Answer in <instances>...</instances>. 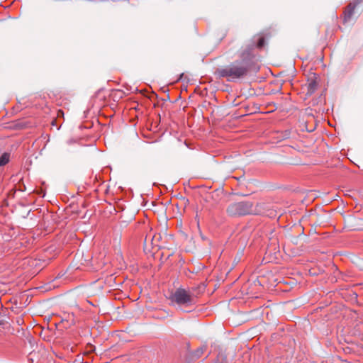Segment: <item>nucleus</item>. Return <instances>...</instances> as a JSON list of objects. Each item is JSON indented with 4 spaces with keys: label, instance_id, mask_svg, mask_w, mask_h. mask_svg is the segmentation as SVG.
Masks as SVG:
<instances>
[{
    "label": "nucleus",
    "instance_id": "nucleus-1",
    "mask_svg": "<svg viewBox=\"0 0 363 363\" xmlns=\"http://www.w3.org/2000/svg\"><path fill=\"white\" fill-rule=\"evenodd\" d=\"M259 67L253 62L250 52H242L241 59L235 60L224 67L216 69L217 78H226L228 82H235L245 77L250 72H257Z\"/></svg>",
    "mask_w": 363,
    "mask_h": 363
},
{
    "label": "nucleus",
    "instance_id": "nucleus-2",
    "mask_svg": "<svg viewBox=\"0 0 363 363\" xmlns=\"http://www.w3.org/2000/svg\"><path fill=\"white\" fill-rule=\"evenodd\" d=\"M174 305H177L184 312H191L196 305V298L189 291L183 288H178L170 296Z\"/></svg>",
    "mask_w": 363,
    "mask_h": 363
},
{
    "label": "nucleus",
    "instance_id": "nucleus-3",
    "mask_svg": "<svg viewBox=\"0 0 363 363\" xmlns=\"http://www.w3.org/2000/svg\"><path fill=\"white\" fill-rule=\"evenodd\" d=\"M230 216H242L253 213V203L250 201H242L230 203L227 208Z\"/></svg>",
    "mask_w": 363,
    "mask_h": 363
},
{
    "label": "nucleus",
    "instance_id": "nucleus-4",
    "mask_svg": "<svg viewBox=\"0 0 363 363\" xmlns=\"http://www.w3.org/2000/svg\"><path fill=\"white\" fill-rule=\"evenodd\" d=\"M362 2V0H357L355 1L351 2L349 4V5L347 6L345 12H344V21L348 22L350 21L352 16H353L354 13V9L357 4Z\"/></svg>",
    "mask_w": 363,
    "mask_h": 363
},
{
    "label": "nucleus",
    "instance_id": "nucleus-5",
    "mask_svg": "<svg viewBox=\"0 0 363 363\" xmlns=\"http://www.w3.org/2000/svg\"><path fill=\"white\" fill-rule=\"evenodd\" d=\"M318 84L315 78L309 79L308 84L307 85V94H313L318 89Z\"/></svg>",
    "mask_w": 363,
    "mask_h": 363
},
{
    "label": "nucleus",
    "instance_id": "nucleus-6",
    "mask_svg": "<svg viewBox=\"0 0 363 363\" xmlns=\"http://www.w3.org/2000/svg\"><path fill=\"white\" fill-rule=\"evenodd\" d=\"M10 159V154L7 152H4L2 154L0 157V166H4L6 165L9 162Z\"/></svg>",
    "mask_w": 363,
    "mask_h": 363
},
{
    "label": "nucleus",
    "instance_id": "nucleus-7",
    "mask_svg": "<svg viewBox=\"0 0 363 363\" xmlns=\"http://www.w3.org/2000/svg\"><path fill=\"white\" fill-rule=\"evenodd\" d=\"M204 350H205V347H201L199 348L198 350H196L194 352V353L193 354V357L194 358L201 357L203 353Z\"/></svg>",
    "mask_w": 363,
    "mask_h": 363
},
{
    "label": "nucleus",
    "instance_id": "nucleus-8",
    "mask_svg": "<svg viewBox=\"0 0 363 363\" xmlns=\"http://www.w3.org/2000/svg\"><path fill=\"white\" fill-rule=\"evenodd\" d=\"M264 38H260L259 40H258V42H257V46L259 48H262L264 45Z\"/></svg>",
    "mask_w": 363,
    "mask_h": 363
},
{
    "label": "nucleus",
    "instance_id": "nucleus-9",
    "mask_svg": "<svg viewBox=\"0 0 363 363\" xmlns=\"http://www.w3.org/2000/svg\"><path fill=\"white\" fill-rule=\"evenodd\" d=\"M213 363H227V362L225 359H218L216 361H215Z\"/></svg>",
    "mask_w": 363,
    "mask_h": 363
},
{
    "label": "nucleus",
    "instance_id": "nucleus-10",
    "mask_svg": "<svg viewBox=\"0 0 363 363\" xmlns=\"http://www.w3.org/2000/svg\"><path fill=\"white\" fill-rule=\"evenodd\" d=\"M21 322H23V320H21V321H20V320H18V324H21Z\"/></svg>",
    "mask_w": 363,
    "mask_h": 363
},
{
    "label": "nucleus",
    "instance_id": "nucleus-11",
    "mask_svg": "<svg viewBox=\"0 0 363 363\" xmlns=\"http://www.w3.org/2000/svg\"><path fill=\"white\" fill-rule=\"evenodd\" d=\"M21 322H23V320H21V321H20V320H18V324H21Z\"/></svg>",
    "mask_w": 363,
    "mask_h": 363
}]
</instances>
